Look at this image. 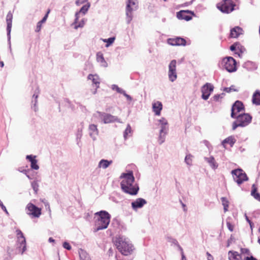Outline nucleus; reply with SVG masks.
Instances as JSON below:
<instances>
[{"instance_id": "nucleus-33", "label": "nucleus", "mask_w": 260, "mask_h": 260, "mask_svg": "<svg viewBox=\"0 0 260 260\" xmlns=\"http://www.w3.org/2000/svg\"><path fill=\"white\" fill-rule=\"evenodd\" d=\"M96 60L98 62H101V63H106L103 54L100 52L96 54Z\"/></svg>"}, {"instance_id": "nucleus-34", "label": "nucleus", "mask_w": 260, "mask_h": 260, "mask_svg": "<svg viewBox=\"0 0 260 260\" xmlns=\"http://www.w3.org/2000/svg\"><path fill=\"white\" fill-rule=\"evenodd\" d=\"M238 90L236 88L235 86L232 85L230 87L224 88L223 91L226 92H231L232 91H237Z\"/></svg>"}, {"instance_id": "nucleus-30", "label": "nucleus", "mask_w": 260, "mask_h": 260, "mask_svg": "<svg viewBox=\"0 0 260 260\" xmlns=\"http://www.w3.org/2000/svg\"><path fill=\"white\" fill-rule=\"evenodd\" d=\"M132 130L129 124L127 125V127L124 132L123 137L125 139H126L127 137L132 136Z\"/></svg>"}, {"instance_id": "nucleus-37", "label": "nucleus", "mask_w": 260, "mask_h": 260, "mask_svg": "<svg viewBox=\"0 0 260 260\" xmlns=\"http://www.w3.org/2000/svg\"><path fill=\"white\" fill-rule=\"evenodd\" d=\"M89 8V5H84L80 9L79 13H82L83 14H85L86 12L88 11Z\"/></svg>"}, {"instance_id": "nucleus-48", "label": "nucleus", "mask_w": 260, "mask_h": 260, "mask_svg": "<svg viewBox=\"0 0 260 260\" xmlns=\"http://www.w3.org/2000/svg\"><path fill=\"white\" fill-rule=\"evenodd\" d=\"M238 45H237L236 43H234V44H233L231 47H230V49L232 51H235V50H236V46H237Z\"/></svg>"}, {"instance_id": "nucleus-20", "label": "nucleus", "mask_w": 260, "mask_h": 260, "mask_svg": "<svg viewBox=\"0 0 260 260\" xmlns=\"http://www.w3.org/2000/svg\"><path fill=\"white\" fill-rule=\"evenodd\" d=\"M229 260H242V256L237 251L230 250L228 252Z\"/></svg>"}, {"instance_id": "nucleus-51", "label": "nucleus", "mask_w": 260, "mask_h": 260, "mask_svg": "<svg viewBox=\"0 0 260 260\" xmlns=\"http://www.w3.org/2000/svg\"><path fill=\"white\" fill-rule=\"evenodd\" d=\"M49 242H54V240L52 238H50L49 239Z\"/></svg>"}, {"instance_id": "nucleus-12", "label": "nucleus", "mask_w": 260, "mask_h": 260, "mask_svg": "<svg viewBox=\"0 0 260 260\" xmlns=\"http://www.w3.org/2000/svg\"><path fill=\"white\" fill-rule=\"evenodd\" d=\"M213 89L214 86L211 83H207L203 86L201 88L202 98L205 100H207L209 98Z\"/></svg>"}, {"instance_id": "nucleus-38", "label": "nucleus", "mask_w": 260, "mask_h": 260, "mask_svg": "<svg viewBox=\"0 0 260 260\" xmlns=\"http://www.w3.org/2000/svg\"><path fill=\"white\" fill-rule=\"evenodd\" d=\"M115 40V38H110L108 39H105L104 40V42L107 43V44L106 45V46L108 47L111 44H112Z\"/></svg>"}, {"instance_id": "nucleus-1", "label": "nucleus", "mask_w": 260, "mask_h": 260, "mask_svg": "<svg viewBox=\"0 0 260 260\" xmlns=\"http://www.w3.org/2000/svg\"><path fill=\"white\" fill-rule=\"evenodd\" d=\"M123 179L121 182V187L123 191L131 195H136L139 190L138 186L134 183L135 178L133 173L123 174L121 176Z\"/></svg>"}, {"instance_id": "nucleus-25", "label": "nucleus", "mask_w": 260, "mask_h": 260, "mask_svg": "<svg viewBox=\"0 0 260 260\" xmlns=\"http://www.w3.org/2000/svg\"><path fill=\"white\" fill-rule=\"evenodd\" d=\"M159 121L161 125V128L160 131V137H161L163 133H166L167 130L166 125L168 124V121L165 118H161Z\"/></svg>"}, {"instance_id": "nucleus-53", "label": "nucleus", "mask_w": 260, "mask_h": 260, "mask_svg": "<svg viewBox=\"0 0 260 260\" xmlns=\"http://www.w3.org/2000/svg\"><path fill=\"white\" fill-rule=\"evenodd\" d=\"M182 260H186V258L184 255H182Z\"/></svg>"}, {"instance_id": "nucleus-18", "label": "nucleus", "mask_w": 260, "mask_h": 260, "mask_svg": "<svg viewBox=\"0 0 260 260\" xmlns=\"http://www.w3.org/2000/svg\"><path fill=\"white\" fill-rule=\"evenodd\" d=\"M153 111L157 116L160 115L161 111L162 109V105L160 102L157 101L152 104Z\"/></svg>"}, {"instance_id": "nucleus-43", "label": "nucleus", "mask_w": 260, "mask_h": 260, "mask_svg": "<svg viewBox=\"0 0 260 260\" xmlns=\"http://www.w3.org/2000/svg\"><path fill=\"white\" fill-rule=\"evenodd\" d=\"M226 225L228 229L231 231L233 232L234 230V225H233L230 222L228 221L226 222Z\"/></svg>"}, {"instance_id": "nucleus-45", "label": "nucleus", "mask_w": 260, "mask_h": 260, "mask_svg": "<svg viewBox=\"0 0 260 260\" xmlns=\"http://www.w3.org/2000/svg\"><path fill=\"white\" fill-rule=\"evenodd\" d=\"M241 253L248 254L249 253L250 251L248 249L242 248H241Z\"/></svg>"}, {"instance_id": "nucleus-52", "label": "nucleus", "mask_w": 260, "mask_h": 260, "mask_svg": "<svg viewBox=\"0 0 260 260\" xmlns=\"http://www.w3.org/2000/svg\"><path fill=\"white\" fill-rule=\"evenodd\" d=\"M0 66L3 68L4 67V62L3 61H1L0 62Z\"/></svg>"}, {"instance_id": "nucleus-40", "label": "nucleus", "mask_w": 260, "mask_h": 260, "mask_svg": "<svg viewBox=\"0 0 260 260\" xmlns=\"http://www.w3.org/2000/svg\"><path fill=\"white\" fill-rule=\"evenodd\" d=\"M237 45H238L236 46V50H239L240 53H243L244 50H245L243 46H242L239 43H236Z\"/></svg>"}, {"instance_id": "nucleus-46", "label": "nucleus", "mask_w": 260, "mask_h": 260, "mask_svg": "<svg viewBox=\"0 0 260 260\" xmlns=\"http://www.w3.org/2000/svg\"><path fill=\"white\" fill-rule=\"evenodd\" d=\"M7 23V30L8 34H9L10 33V32H11V27H12V23L8 22V23Z\"/></svg>"}, {"instance_id": "nucleus-57", "label": "nucleus", "mask_w": 260, "mask_h": 260, "mask_svg": "<svg viewBox=\"0 0 260 260\" xmlns=\"http://www.w3.org/2000/svg\"><path fill=\"white\" fill-rule=\"evenodd\" d=\"M79 1H78L76 2V4H77V5H79Z\"/></svg>"}, {"instance_id": "nucleus-24", "label": "nucleus", "mask_w": 260, "mask_h": 260, "mask_svg": "<svg viewBox=\"0 0 260 260\" xmlns=\"http://www.w3.org/2000/svg\"><path fill=\"white\" fill-rule=\"evenodd\" d=\"M252 103L256 105H260V90H256L252 95Z\"/></svg>"}, {"instance_id": "nucleus-21", "label": "nucleus", "mask_w": 260, "mask_h": 260, "mask_svg": "<svg viewBox=\"0 0 260 260\" xmlns=\"http://www.w3.org/2000/svg\"><path fill=\"white\" fill-rule=\"evenodd\" d=\"M87 78L88 80H92V83L95 86L96 89L99 88L100 83V78L97 75L89 74Z\"/></svg>"}, {"instance_id": "nucleus-16", "label": "nucleus", "mask_w": 260, "mask_h": 260, "mask_svg": "<svg viewBox=\"0 0 260 260\" xmlns=\"http://www.w3.org/2000/svg\"><path fill=\"white\" fill-rule=\"evenodd\" d=\"M167 43L172 46H185L186 45V40L180 37H176L174 38H169L167 40Z\"/></svg>"}, {"instance_id": "nucleus-36", "label": "nucleus", "mask_w": 260, "mask_h": 260, "mask_svg": "<svg viewBox=\"0 0 260 260\" xmlns=\"http://www.w3.org/2000/svg\"><path fill=\"white\" fill-rule=\"evenodd\" d=\"M31 186L35 191V193H38V191L39 190V185L37 181H34L31 182Z\"/></svg>"}, {"instance_id": "nucleus-19", "label": "nucleus", "mask_w": 260, "mask_h": 260, "mask_svg": "<svg viewBox=\"0 0 260 260\" xmlns=\"http://www.w3.org/2000/svg\"><path fill=\"white\" fill-rule=\"evenodd\" d=\"M242 29L239 27L236 26L231 30L230 37L233 38H238L241 34H242Z\"/></svg>"}, {"instance_id": "nucleus-31", "label": "nucleus", "mask_w": 260, "mask_h": 260, "mask_svg": "<svg viewBox=\"0 0 260 260\" xmlns=\"http://www.w3.org/2000/svg\"><path fill=\"white\" fill-rule=\"evenodd\" d=\"M78 13H76V19H75V20L74 22V25H75L74 28L75 29H77L79 27H83V26L84 25V22L83 20H82L78 24H77V21L78 19Z\"/></svg>"}, {"instance_id": "nucleus-50", "label": "nucleus", "mask_w": 260, "mask_h": 260, "mask_svg": "<svg viewBox=\"0 0 260 260\" xmlns=\"http://www.w3.org/2000/svg\"><path fill=\"white\" fill-rule=\"evenodd\" d=\"M123 95L127 99H129V100H131V97L130 95L127 94L125 91L124 92V93H123Z\"/></svg>"}, {"instance_id": "nucleus-14", "label": "nucleus", "mask_w": 260, "mask_h": 260, "mask_svg": "<svg viewBox=\"0 0 260 260\" xmlns=\"http://www.w3.org/2000/svg\"><path fill=\"white\" fill-rule=\"evenodd\" d=\"M244 107L243 103L239 101H237L232 106L231 117L232 118H235L236 115L244 110Z\"/></svg>"}, {"instance_id": "nucleus-11", "label": "nucleus", "mask_w": 260, "mask_h": 260, "mask_svg": "<svg viewBox=\"0 0 260 260\" xmlns=\"http://www.w3.org/2000/svg\"><path fill=\"white\" fill-rule=\"evenodd\" d=\"M28 211V214L34 217L38 218L41 215V208H38L33 204L29 203L26 206Z\"/></svg>"}, {"instance_id": "nucleus-2", "label": "nucleus", "mask_w": 260, "mask_h": 260, "mask_svg": "<svg viewBox=\"0 0 260 260\" xmlns=\"http://www.w3.org/2000/svg\"><path fill=\"white\" fill-rule=\"evenodd\" d=\"M114 244L118 251L125 256L132 254L135 249L132 244L122 237H116Z\"/></svg>"}, {"instance_id": "nucleus-41", "label": "nucleus", "mask_w": 260, "mask_h": 260, "mask_svg": "<svg viewBox=\"0 0 260 260\" xmlns=\"http://www.w3.org/2000/svg\"><path fill=\"white\" fill-rule=\"evenodd\" d=\"M12 18H13L12 14L11 13H9L7 14V17H6L7 23H8V22L12 23Z\"/></svg>"}, {"instance_id": "nucleus-56", "label": "nucleus", "mask_w": 260, "mask_h": 260, "mask_svg": "<svg viewBox=\"0 0 260 260\" xmlns=\"http://www.w3.org/2000/svg\"><path fill=\"white\" fill-rule=\"evenodd\" d=\"M163 142H164V140H161V141H160V144H161L162 143H163Z\"/></svg>"}, {"instance_id": "nucleus-29", "label": "nucleus", "mask_w": 260, "mask_h": 260, "mask_svg": "<svg viewBox=\"0 0 260 260\" xmlns=\"http://www.w3.org/2000/svg\"><path fill=\"white\" fill-rule=\"evenodd\" d=\"M112 163V160H107L105 159H102L99 164V167L103 169H106Z\"/></svg>"}, {"instance_id": "nucleus-39", "label": "nucleus", "mask_w": 260, "mask_h": 260, "mask_svg": "<svg viewBox=\"0 0 260 260\" xmlns=\"http://www.w3.org/2000/svg\"><path fill=\"white\" fill-rule=\"evenodd\" d=\"M112 89L113 90H115L117 92L120 93H123L124 91L121 88H119L117 85H113Z\"/></svg>"}, {"instance_id": "nucleus-42", "label": "nucleus", "mask_w": 260, "mask_h": 260, "mask_svg": "<svg viewBox=\"0 0 260 260\" xmlns=\"http://www.w3.org/2000/svg\"><path fill=\"white\" fill-rule=\"evenodd\" d=\"M222 96L220 94H216L214 95L212 98V99L215 102H217L219 100V99H222Z\"/></svg>"}, {"instance_id": "nucleus-4", "label": "nucleus", "mask_w": 260, "mask_h": 260, "mask_svg": "<svg viewBox=\"0 0 260 260\" xmlns=\"http://www.w3.org/2000/svg\"><path fill=\"white\" fill-rule=\"evenodd\" d=\"M235 118H236V121L233 123V130H235L239 126L244 127L247 125L252 120V116L247 113L240 114Z\"/></svg>"}, {"instance_id": "nucleus-6", "label": "nucleus", "mask_w": 260, "mask_h": 260, "mask_svg": "<svg viewBox=\"0 0 260 260\" xmlns=\"http://www.w3.org/2000/svg\"><path fill=\"white\" fill-rule=\"evenodd\" d=\"M235 5L232 0H222L217 4V8L222 12L229 13L234 9Z\"/></svg>"}, {"instance_id": "nucleus-7", "label": "nucleus", "mask_w": 260, "mask_h": 260, "mask_svg": "<svg viewBox=\"0 0 260 260\" xmlns=\"http://www.w3.org/2000/svg\"><path fill=\"white\" fill-rule=\"evenodd\" d=\"M234 180L239 184L248 180L246 173L241 169H237L232 170L231 172Z\"/></svg>"}, {"instance_id": "nucleus-54", "label": "nucleus", "mask_w": 260, "mask_h": 260, "mask_svg": "<svg viewBox=\"0 0 260 260\" xmlns=\"http://www.w3.org/2000/svg\"><path fill=\"white\" fill-rule=\"evenodd\" d=\"M84 260H90L88 256H85V259Z\"/></svg>"}, {"instance_id": "nucleus-8", "label": "nucleus", "mask_w": 260, "mask_h": 260, "mask_svg": "<svg viewBox=\"0 0 260 260\" xmlns=\"http://www.w3.org/2000/svg\"><path fill=\"white\" fill-rule=\"evenodd\" d=\"M222 64L226 70L229 72H233L236 71V61L232 57H227L222 60Z\"/></svg>"}, {"instance_id": "nucleus-35", "label": "nucleus", "mask_w": 260, "mask_h": 260, "mask_svg": "<svg viewBox=\"0 0 260 260\" xmlns=\"http://www.w3.org/2000/svg\"><path fill=\"white\" fill-rule=\"evenodd\" d=\"M192 156L191 154H188L185 158V161L188 165H191L192 164Z\"/></svg>"}, {"instance_id": "nucleus-32", "label": "nucleus", "mask_w": 260, "mask_h": 260, "mask_svg": "<svg viewBox=\"0 0 260 260\" xmlns=\"http://www.w3.org/2000/svg\"><path fill=\"white\" fill-rule=\"evenodd\" d=\"M221 200L222 202V204L224 207V212H225L228 210L229 202L226 198L224 197H222L221 198Z\"/></svg>"}, {"instance_id": "nucleus-13", "label": "nucleus", "mask_w": 260, "mask_h": 260, "mask_svg": "<svg viewBox=\"0 0 260 260\" xmlns=\"http://www.w3.org/2000/svg\"><path fill=\"white\" fill-rule=\"evenodd\" d=\"M192 16H195L194 13L189 10H181L177 13V17L179 19H184L186 21L190 20Z\"/></svg>"}, {"instance_id": "nucleus-58", "label": "nucleus", "mask_w": 260, "mask_h": 260, "mask_svg": "<svg viewBox=\"0 0 260 260\" xmlns=\"http://www.w3.org/2000/svg\"><path fill=\"white\" fill-rule=\"evenodd\" d=\"M164 1H166L167 0H164Z\"/></svg>"}, {"instance_id": "nucleus-5", "label": "nucleus", "mask_w": 260, "mask_h": 260, "mask_svg": "<svg viewBox=\"0 0 260 260\" xmlns=\"http://www.w3.org/2000/svg\"><path fill=\"white\" fill-rule=\"evenodd\" d=\"M138 7V0H127L126 6V20L129 23L133 17V12L136 10Z\"/></svg>"}, {"instance_id": "nucleus-9", "label": "nucleus", "mask_w": 260, "mask_h": 260, "mask_svg": "<svg viewBox=\"0 0 260 260\" xmlns=\"http://www.w3.org/2000/svg\"><path fill=\"white\" fill-rule=\"evenodd\" d=\"M16 235L17 242L19 244L18 249L21 254H23L26 249L25 238L20 230H16Z\"/></svg>"}, {"instance_id": "nucleus-49", "label": "nucleus", "mask_w": 260, "mask_h": 260, "mask_svg": "<svg viewBox=\"0 0 260 260\" xmlns=\"http://www.w3.org/2000/svg\"><path fill=\"white\" fill-rule=\"evenodd\" d=\"M207 258H208V260H213V256L209 253V252H207Z\"/></svg>"}, {"instance_id": "nucleus-44", "label": "nucleus", "mask_w": 260, "mask_h": 260, "mask_svg": "<svg viewBox=\"0 0 260 260\" xmlns=\"http://www.w3.org/2000/svg\"><path fill=\"white\" fill-rule=\"evenodd\" d=\"M63 247L68 250H70L71 249V246L70 244L66 242L63 243Z\"/></svg>"}, {"instance_id": "nucleus-3", "label": "nucleus", "mask_w": 260, "mask_h": 260, "mask_svg": "<svg viewBox=\"0 0 260 260\" xmlns=\"http://www.w3.org/2000/svg\"><path fill=\"white\" fill-rule=\"evenodd\" d=\"M95 217H96L95 224L97 226L96 231L107 228L110 221V215L106 211H101L96 212Z\"/></svg>"}, {"instance_id": "nucleus-27", "label": "nucleus", "mask_w": 260, "mask_h": 260, "mask_svg": "<svg viewBox=\"0 0 260 260\" xmlns=\"http://www.w3.org/2000/svg\"><path fill=\"white\" fill-rule=\"evenodd\" d=\"M89 129L91 137H94L95 135H98L99 131L96 125L93 124L89 125Z\"/></svg>"}, {"instance_id": "nucleus-10", "label": "nucleus", "mask_w": 260, "mask_h": 260, "mask_svg": "<svg viewBox=\"0 0 260 260\" xmlns=\"http://www.w3.org/2000/svg\"><path fill=\"white\" fill-rule=\"evenodd\" d=\"M176 63V60L174 59L170 62L169 66L168 76L169 80L172 82L174 81L177 77Z\"/></svg>"}, {"instance_id": "nucleus-15", "label": "nucleus", "mask_w": 260, "mask_h": 260, "mask_svg": "<svg viewBox=\"0 0 260 260\" xmlns=\"http://www.w3.org/2000/svg\"><path fill=\"white\" fill-rule=\"evenodd\" d=\"M101 118L105 123H109L114 122H120V120L116 116L110 114L99 113Z\"/></svg>"}, {"instance_id": "nucleus-17", "label": "nucleus", "mask_w": 260, "mask_h": 260, "mask_svg": "<svg viewBox=\"0 0 260 260\" xmlns=\"http://www.w3.org/2000/svg\"><path fill=\"white\" fill-rule=\"evenodd\" d=\"M145 204L146 201L142 198H138L136 201L132 203V206L134 210L142 208Z\"/></svg>"}, {"instance_id": "nucleus-28", "label": "nucleus", "mask_w": 260, "mask_h": 260, "mask_svg": "<svg viewBox=\"0 0 260 260\" xmlns=\"http://www.w3.org/2000/svg\"><path fill=\"white\" fill-rule=\"evenodd\" d=\"M236 142L235 139L233 137H229L224 139L222 142V145L225 148L226 144H229L231 147L233 146Z\"/></svg>"}, {"instance_id": "nucleus-55", "label": "nucleus", "mask_w": 260, "mask_h": 260, "mask_svg": "<svg viewBox=\"0 0 260 260\" xmlns=\"http://www.w3.org/2000/svg\"><path fill=\"white\" fill-rule=\"evenodd\" d=\"M258 242L260 244V238H259L258 239Z\"/></svg>"}, {"instance_id": "nucleus-23", "label": "nucleus", "mask_w": 260, "mask_h": 260, "mask_svg": "<svg viewBox=\"0 0 260 260\" xmlns=\"http://www.w3.org/2000/svg\"><path fill=\"white\" fill-rule=\"evenodd\" d=\"M50 10L49 9L48 10L47 13L46 14L45 16L43 17V18L41 21H40L38 22L37 26H36V29H35L36 32H38L41 30L42 24L46 21V20L48 18V14L50 13Z\"/></svg>"}, {"instance_id": "nucleus-26", "label": "nucleus", "mask_w": 260, "mask_h": 260, "mask_svg": "<svg viewBox=\"0 0 260 260\" xmlns=\"http://www.w3.org/2000/svg\"><path fill=\"white\" fill-rule=\"evenodd\" d=\"M257 188L255 184H253L252 186V190L251 194L253 198L260 202V194L257 192Z\"/></svg>"}, {"instance_id": "nucleus-47", "label": "nucleus", "mask_w": 260, "mask_h": 260, "mask_svg": "<svg viewBox=\"0 0 260 260\" xmlns=\"http://www.w3.org/2000/svg\"><path fill=\"white\" fill-rule=\"evenodd\" d=\"M0 206L2 207L3 210H4L7 213H8V211L6 209V207L4 205L3 202L0 200Z\"/></svg>"}, {"instance_id": "nucleus-22", "label": "nucleus", "mask_w": 260, "mask_h": 260, "mask_svg": "<svg viewBox=\"0 0 260 260\" xmlns=\"http://www.w3.org/2000/svg\"><path fill=\"white\" fill-rule=\"evenodd\" d=\"M26 158L30 161V167L32 169L35 170L39 169V167L37 165V160L36 159V156H32V155H27Z\"/></svg>"}]
</instances>
